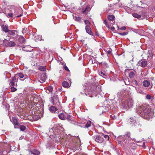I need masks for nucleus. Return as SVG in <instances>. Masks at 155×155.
<instances>
[{"label":"nucleus","instance_id":"1","mask_svg":"<svg viewBox=\"0 0 155 155\" xmlns=\"http://www.w3.org/2000/svg\"><path fill=\"white\" fill-rule=\"evenodd\" d=\"M137 114L145 119H149L152 116L150 107L148 104H143L138 108Z\"/></svg>","mask_w":155,"mask_h":155},{"label":"nucleus","instance_id":"2","mask_svg":"<svg viewBox=\"0 0 155 155\" xmlns=\"http://www.w3.org/2000/svg\"><path fill=\"white\" fill-rule=\"evenodd\" d=\"M7 7L9 13L6 12L5 14L8 18H12L13 16L18 18L22 15V14H19L21 10L17 6L12 5L8 6ZM7 12H8L7 11Z\"/></svg>","mask_w":155,"mask_h":155},{"label":"nucleus","instance_id":"3","mask_svg":"<svg viewBox=\"0 0 155 155\" xmlns=\"http://www.w3.org/2000/svg\"><path fill=\"white\" fill-rule=\"evenodd\" d=\"M130 136V132H127L125 135L120 136L117 138L118 140H120L118 141L119 144H120L121 142L123 144L127 143L129 139Z\"/></svg>","mask_w":155,"mask_h":155},{"label":"nucleus","instance_id":"4","mask_svg":"<svg viewBox=\"0 0 155 155\" xmlns=\"http://www.w3.org/2000/svg\"><path fill=\"white\" fill-rule=\"evenodd\" d=\"M125 73L127 72L129 74V77L130 78H132L136 74V72L134 70L127 69L125 70Z\"/></svg>","mask_w":155,"mask_h":155},{"label":"nucleus","instance_id":"5","mask_svg":"<svg viewBox=\"0 0 155 155\" xmlns=\"http://www.w3.org/2000/svg\"><path fill=\"white\" fill-rule=\"evenodd\" d=\"M46 74L45 73H42L38 78V81L41 83L45 82L46 80Z\"/></svg>","mask_w":155,"mask_h":155},{"label":"nucleus","instance_id":"6","mask_svg":"<svg viewBox=\"0 0 155 155\" xmlns=\"http://www.w3.org/2000/svg\"><path fill=\"white\" fill-rule=\"evenodd\" d=\"M94 139L97 142L101 143L103 142V138L100 135H96L94 137Z\"/></svg>","mask_w":155,"mask_h":155},{"label":"nucleus","instance_id":"7","mask_svg":"<svg viewBox=\"0 0 155 155\" xmlns=\"http://www.w3.org/2000/svg\"><path fill=\"white\" fill-rule=\"evenodd\" d=\"M138 64L139 65L142 67H145L147 65V62L145 60H141L139 61Z\"/></svg>","mask_w":155,"mask_h":155},{"label":"nucleus","instance_id":"8","mask_svg":"<svg viewBox=\"0 0 155 155\" xmlns=\"http://www.w3.org/2000/svg\"><path fill=\"white\" fill-rule=\"evenodd\" d=\"M84 94L86 96L88 95L89 97H93L94 96H96L97 95V94L96 93V91L94 90L93 91H91L89 92L88 94H87L86 93L85 91L84 92Z\"/></svg>","mask_w":155,"mask_h":155},{"label":"nucleus","instance_id":"9","mask_svg":"<svg viewBox=\"0 0 155 155\" xmlns=\"http://www.w3.org/2000/svg\"><path fill=\"white\" fill-rule=\"evenodd\" d=\"M82 13H84L86 12H89L91 10V6L90 5H87L84 9L83 8H82Z\"/></svg>","mask_w":155,"mask_h":155},{"label":"nucleus","instance_id":"10","mask_svg":"<svg viewBox=\"0 0 155 155\" xmlns=\"http://www.w3.org/2000/svg\"><path fill=\"white\" fill-rule=\"evenodd\" d=\"M18 79L16 78V76L12 77L10 81V83L12 86H15V83L18 81Z\"/></svg>","mask_w":155,"mask_h":155},{"label":"nucleus","instance_id":"11","mask_svg":"<svg viewBox=\"0 0 155 155\" xmlns=\"http://www.w3.org/2000/svg\"><path fill=\"white\" fill-rule=\"evenodd\" d=\"M66 119L71 123L73 124L75 122V120L73 117L70 115H68Z\"/></svg>","mask_w":155,"mask_h":155},{"label":"nucleus","instance_id":"12","mask_svg":"<svg viewBox=\"0 0 155 155\" xmlns=\"http://www.w3.org/2000/svg\"><path fill=\"white\" fill-rule=\"evenodd\" d=\"M127 93V91L123 89L120 92H118V94L119 95L122 97L125 96Z\"/></svg>","mask_w":155,"mask_h":155},{"label":"nucleus","instance_id":"13","mask_svg":"<svg viewBox=\"0 0 155 155\" xmlns=\"http://www.w3.org/2000/svg\"><path fill=\"white\" fill-rule=\"evenodd\" d=\"M40 153V152L37 150H34L33 151H29V155H31L32 154H33L34 155H39Z\"/></svg>","mask_w":155,"mask_h":155},{"label":"nucleus","instance_id":"14","mask_svg":"<svg viewBox=\"0 0 155 155\" xmlns=\"http://www.w3.org/2000/svg\"><path fill=\"white\" fill-rule=\"evenodd\" d=\"M127 106L130 107H131L133 104V101L132 99H129L127 101Z\"/></svg>","mask_w":155,"mask_h":155},{"label":"nucleus","instance_id":"15","mask_svg":"<svg viewBox=\"0 0 155 155\" xmlns=\"http://www.w3.org/2000/svg\"><path fill=\"white\" fill-rule=\"evenodd\" d=\"M85 29L86 32L89 35H93V33L91 31V29L90 28L89 26H86Z\"/></svg>","mask_w":155,"mask_h":155},{"label":"nucleus","instance_id":"16","mask_svg":"<svg viewBox=\"0 0 155 155\" xmlns=\"http://www.w3.org/2000/svg\"><path fill=\"white\" fill-rule=\"evenodd\" d=\"M11 121L14 124L16 125H19V123L17 119L15 117H12V119L11 120Z\"/></svg>","mask_w":155,"mask_h":155},{"label":"nucleus","instance_id":"17","mask_svg":"<svg viewBox=\"0 0 155 155\" xmlns=\"http://www.w3.org/2000/svg\"><path fill=\"white\" fill-rule=\"evenodd\" d=\"M2 31L5 33L8 32L9 30L8 28V25H3L2 27Z\"/></svg>","mask_w":155,"mask_h":155},{"label":"nucleus","instance_id":"18","mask_svg":"<svg viewBox=\"0 0 155 155\" xmlns=\"http://www.w3.org/2000/svg\"><path fill=\"white\" fill-rule=\"evenodd\" d=\"M16 45L15 43L12 41H11L8 43V44L6 45V47H13Z\"/></svg>","mask_w":155,"mask_h":155},{"label":"nucleus","instance_id":"19","mask_svg":"<svg viewBox=\"0 0 155 155\" xmlns=\"http://www.w3.org/2000/svg\"><path fill=\"white\" fill-rule=\"evenodd\" d=\"M136 118L135 117H130L128 120V122L129 123H130V122L132 123V124H133L136 123Z\"/></svg>","mask_w":155,"mask_h":155},{"label":"nucleus","instance_id":"20","mask_svg":"<svg viewBox=\"0 0 155 155\" xmlns=\"http://www.w3.org/2000/svg\"><path fill=\"white\" fill-rule=\"evenodd\" d=\"M148 57L152 58L154 55V52L151 50H149L147 53Z\"/></svg>","mask_w":155,"mask_h":155},{"label":"nucleus","instance_id":"21","mask_svg":"<svg viewBox=\"0 0 155 155\" xmlns=\"http://www.w3.org/2000/svg\"><path fill=\"white\" fill-rule=\"evenodd\" d=\"M143 83V86L145 87H148L150 84V82L147 80L144 81Z\"/></svg>","mask_w":155,"mask_h":155},{"label":"nucleus","instance_id":"22","mask_svg":"<svg viewBox=\"0 0 155 155\" xmlns=\"http://www.w3.org/2000/svg\"><path fill=\"white\" fill-rule=\"evenodd\" d=\"M49 110L52 112L54 113L57 111V108L54 106H52L49 108Z\"/></svg>","mask_w":155,"mask_h":155},{"label":"nucleus","instance_id":"23","mask_svg":"<svg viewBox=\"0 0 155 155\" xmlns=\"http://www.w3.org/2000/svg\"><path fill=\"white\" fill-rule=\"evenodd\" d=\"M18 41L21 43H24L25 41V39L22 36H20L18 38Z\"/></svg>","mask_w":155,"mask_h":155},{"label":"nucleus","instance_id":"24","mask_svg":"<svg viewBox=\"0 0 155 155\" xmlns=\"http://www.w3.org/2000/svg\"><path fill=\"white\" fill-rule=\"evenodd\" d=\"M8 32L10 35L14 36L15 35V32L17 33V32L16 30H9Z\"/></svg>","mask_w":155,"mask_h":155},{"label":"nucleus","instance_id":"25","mask_svg":"<svg viewBox=\"0 0 155 155\" xmlns=\"http://www.w3.org/2000/svg\"><path fill=\"white\" fill-rule=\"evenodd\" d=\"M38 69L41 71H46V68L45 66H38Z\"/></svg>","mask_w":155,"mask_h":155},{"label":"nucleus","instance_id":"26","mask_svg":"<svg viewBox=\"0 0 155 155\" xmlns=\"http://www.w3.org/2000/svg\"><path fill=\"white\" fill-rule=\"evenodd\" d=\"M59 117L61 120H64L66 118V117L63 113H61L58 115Z\"/></svg>","mask_w":155,"mask_h":155},{"label":"nucleus","instance_id":"27","mask_svg":"<svg viewBox=\"0 0 155 155\" xmlns=\"http://www.w3.org/2000/svg\"><path fill=\"white\" fill-rule=\"evenodd\" d=\"M62 86L66 88H68L69 87L68 83L66 81H64L62 83Z\"/></svg>","mask_w":155,"mask_h":155},{"label":"nucleus","instance_id":"28","mask_svg":"<svg viewBox=\"0 0 155 155\" xmlns=\"http://www.w3.org/2000/svg\"><path fill=\"white\" fill-rule=\"evenodd\" d=\"M132 15L134 17L138 19L140 18L141 17V16L140 15L136 13H133Z\"/></svg>","mask_w":155,"mask_h":155},{"label":"nucleus","instance_id":"29","mask_svg":"<svg viewBox=\"0 0 155 155\" xmlns=\"http://www.w3.org/2000/svg\"><path fill=\"white\" fill-rule=\"evenodd\" d=\"M108 18L109 20L113 21L115 17L114 15H109L108 16Z\"/></svg>","mask_w":155,"mask_h":155},{"label":"nucleus","instance_id":"30","mask_svg":"<svg viewBox=\"0 0 155 155\" xmlns=\"http://www.w3.org/2000/svg\"><path fill=\"white\" fill-rule=\"evenodd\" d=\"M53 90V87L51 86H48L47 88V91H48V92H47V93H49L50 92L52 91Z\"/></svg>","mask_w":155,"mask_h":155},{"label":"nucleus","instance_id":"31","mask_svg":"<svg viewBox=\"0 0 155 155\" xmlns=\"http://www.w3.org/2000/svg\"><path fill=\"white\" fill-rule=\"evenodd\" d=\"M75 20L76 21L80 23L82 22L81 18L80 17H76Z\"/></svg>","mask_w":155,"mask_h":155},{"label":"nucleus","instance_id":"32","mask_svg":"<svg viewBox=\"0 0 155 155\" xmlns=\"http://www.w3.org/2000/svg\"><path fill=\"white\" fill-rule=\"evenodd\" d=\"M91 121L90 120H88L86 124L85 125V127L86 128H88L90 127L91 124Z\"/></svg>","mask_w":155,"mask_h":155},{"label":"nucleus","instance_id":"33","mask_svg":"<svg viewBox=\"0 0 155 155\" xmlns=\"http://www.w3.org/2000/svg\"><path fill=\"white\" fill-rule=\"evenodd\" d=\"M142 17V18H141V19H143L145 18H147V13L145 12H143L142 14V15L141 16Z\"/></svg>","mask_w":155,"mask_h":155},{"label":"nucleus","instance_id":"34","mask_svg":"<svg viewBox=\"0 0 155 155\" xmlns=\"http://www.w3.org/2000/svg\"><path fill=\"white\" fill-rule=\"evenodd\" d=\"M26 128V127L22 125H21L20 127V130L22 131L25 130Z\"/></svg>","mask_w":155,"mask_h":155},{"label":"nucleus","instance_id":"35","mask_svg":"<svg viewBox=\"0 0 155 155\" xmlns=\"http://www.w3.org/2000/svg\"><path fill=\"white\" fill-rule=\"evenodd\" d=\"M16 75H18V76L21 78H23L24 77L23 74L21 73H18V74H17Z\"/></svg>","mask_w":155,"mask_h":155},{"label":"nucleus","instance_id":"36","mask_svg":"<svg viewBox=\"0 0 155 155\" xmlns=\"http://www.w3.org/2000/svg\"><path fill=\"white\" fill-rule=\"evenodd\" d=\"M85 24L86 26H89L90 23L89 21L87 20H85L84 21Z\"/></svg>","mask_w":155,"mask_h":155},{"label":"nucleus","instance_id":"37","mask_svg":"<svg viewBox=\"0 0 155 155\" xmlns=\"http://www.w3.org/2000/svg\"><path fill=\"white\" fill-rule=\"evenodd\" d=\"M9 42L8 40L4 39L3 40V44L5 45V46H6V45L8 44V43Z\"/></svg>","mask_w":155,"mask_h":155},{"label":"nucleus","instance_id":"38","mask_svg":"<svg viewBox=\"0 0 155 155\" xmlns=\"http://www.w3.org/2000/svg\"><path fill=\"white\" fill-rule=\"evenodd\" d=\"M119 35H122V36H124L125 35L128 34V32H125L123 33H119Z\"/></svg>","mask_w":155,"mask_h":155},{"label":"nucleus","instance_id":"39","mask_svg":"<svg viewBox=\"0 0 155 155\" xmlns=\"http://www.w3.org/2000/svg\"><path fill=\"white\" fill-rule=\"evenodd\" d=\"M104 23L106 27H108L109 25L107 22V21L106 20H104Z\"/></svg>","mask_w":155,"mask_h":155},{"label":"nucleus","instance_id":"40","mask_svg":"<svg viewBox=\"0 0 155 155\" xmlns=\"http://www.w3.org/2000/svg\"><path fill=\"white\" fill-rule=\"evenodd\" d=\"M126 27L125 26H123L121 27L120 28H119L121 30H125L126 29ZM118 29H119V27L118 26Z\"/></svg>","mask_w":155,"mask_h":155},{"label":"nucleus","instance_id":"41","mask_svg":"<svg viewBox=\"0 0 155 155\" xmlns=\"http://www.w3.org/2000/svg\"><path fill=\"white\" fill-rule=\"evenodd\" d=\"M146 98L147 99H150L151 98V97L150 95L147 94L146 96Z\"/></svg>","mask_w":155,"mask_h":155},{"label":"nucleus","instance_id":"42","mask_svg":"<svg viewBox=\"0 0 155 155\" xmlns=\"http://www.w3.org/2000/svg\"><path fill=\"white\" fill-rule=\"evenodd\" d=\"M11 91L12 92H15V91H16L17 90V89L14 87H12L11 88Z\"/></svg>","mask_w":155,"mask_h":155},{"label":"nucleus","instance_id":"43","mask_svg":"<svg viewBox=\"0 0 155 155\" xmlns=\"http://www.w3.org/2000/svg\"><path fill=\"white\" fill-rule=\"evenodd\" d=\"M104 137L106 139H107L108 140H109V136L108 135H105Z\"/></svg>","mask_w":155,"mask_h":155},{"label":"nucleus","instance_id":"44","mask_svg":"<svg viewBox=\"0 0 155 155\" xmlns=\"http://www.w3.org/2000/svg\"><path fill=\"white\" fill-rule=\"evenodd\" d=\"M64 69L66 70V71H69L68 68V67L67 66H64Z\"/></svg>","mask_w":155,"mask_h":155},{"label":"nucleus","instance_id":"45","mask_svg":"<svg viewBox=\"0 0 155 155\" xmlns=\"http://www.w3.org/2000/svg\"><path fill=\"white\" fill-rule=\"evenodd\" d=\"M134 84H135V85H137V80H135L134 81Z\"/></svg>","mask_w":155,"mask_h":155},{"label":"nucleus","instance_id":"46","mask_svg":"<svg viewBox=\"0 0 155 155\" xmlns=\"http://www.w3.org/2000/svg\"><path fill=\"white\" fill-rule=\"evenodd\" d=\"M100 74H101V76H105V74L104 73H103V72L101 71L100 72Z\"/></svg>","mask_w":155,"mask_h":155},{"label":"nucleus","instance_id":"47","mask_svg":"<svg viewBox=\"0 0 155 155\" xmlns=\"http://www.w3.org/2000/svg\"><path fill=\"white\" fill-rule=\"evenodd\" d=\"M111 52L110 51H107V53L108 54H110Z\"/></svg>","mask_w":155,"mask_h":155},{"label":"nucleus","instance_id":"48","mask_svg":"<svg viewBox=\"0 0 155 155\" xmlns=\"http://www.w3.org/2000/svg\"><path fill=\"white\" fill-rule=\"evenodd\" d=\"M111 30L113 31V30H114L115 28H114V27L112 26L111 27Z\"/></svg>","mask_w":155,"mask_h":155},{"label":"nucleus","instance_id":"49","mask_svg":"<svg viewBox=\"0 0 155 155\" xmlns=\"http://www.w3.org/2000/svg\"><path fill=\"white\" fill-rule=\"evenodd\" d=\"M153 33L154 35L155 36V30H154L153 31Z\"/></svg>","mask_w":155,"mask_h":155},{"label":"nucleus","instance_id":"50","mask_svg":"<svg viewBox=\"0 0 155 155\" xmlns=\"http://www.w3.org/2000/svg\"><path fill=\"white\" fill-rule=\"evenodd\" d=\"M81 94H84V93L83 92H81Z\"/></svg>","mask_w":155,"mask_h":155},{"label":"nucleus","instance_id":"51","mask_svg":"<svg viewBox=\"0 0 155 155\" xmlns=\"http://www.w3.org/2000/svg\"><path fill=\"white\" fill-rule=\"evenodd\" d=\"M47 92H48V91H47V90H46V92L47 93Z\"/></svg>","mask_w":155,"mask_h":155}]
</instances>
